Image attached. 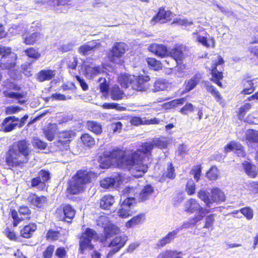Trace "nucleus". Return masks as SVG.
<instances>
[{"label": "nucleus", "mask_w": 258, "mask_h": 258, "mask_svg": "<svg viewBox=\"0 0 258 258\" xmlns=\"http://www.w3.org/2000/svg\"><path fill=\"white\" fill-rule=\"evenodd\" d=\"M153 149L152 142H146L133 153L115 148L112 151L104 152V155L115 159L119 167L128 169L133 176L140 177L147 171L148 168L147 165L143 162V154H151Z\"/></svg>", "instance_id": "f257e3e1"}, {"label": "nucleus", "mask_w": 258, "mask_h": 258, "mask_svg": "<svg viewBox=\"0 0 258 258\" xmlns=\"http://www.w3.org/2000/svg\"><path fill=\"white\" fill-rule=\"evenodd\" d=\"M32 151L29 142L26 140L18 141L9 150L6 162L9 166H17L27 163Z\"/></svg>", "instance_id": "f03ea898"}, {"label": "nucleus", "mask_w": 258, "mask_h": 258, "mask_svg": "<svg viewBox=\"0 0 258 258\" xmlns=\"http://www.w3.org/2000/svg\"><path fill=\"white\" fill-rule=\"evenodd\" d=\"M92 174L87 171H79L70 180L68 191L76 195L84 190L85 185L90 182Z\"/></svg>", "instance_id": "7ed1b4c3"}, {"label": "nucleus", "mask_w": 258, "mask_h": 258, "mask_svg": "<svg viewBox=\"0 0 258 258\" xmlns=\"http://www.w3.org/2000/svg\"><path fill=\"white\" fill-rule=\"evenodd\" d=\"M134 192L133 188L130 187H125L122 191L120 201L122 200L123 201L121 204L117 213L118 216L122 218L132 216L133 213L132 208L136 203V201L135 198L132 197Z\"/></svg>", "instance_id": "20e7f679"}, {"label": "nucleus", "mask_w": 258, "mask_h": 258, "mask_svg": "<svg viewBox=\"0 0 258 258\" xmlns=\"http://www.w3.org/2000/svg\"><path fill=\"white\" fill-rule=\"evenodd\" d=\"M198 197L208 208H210L214 203L218 204L225 200L224 192L217 187L211 190V194L206 190L201 189L198 192Z\"/></svg>", "instance_id": "39448f33"}, {"label": "nucleus", "mask_w": 258, "mask_h": 258, "mask_svg": "<svg viewBox=\"0 0 258 258\" xmlns=\"http://www.w3.org/2000/svg\"><path fill=\"white\" fill-rule=\"evenodd\" d=\"M0 54L2 55L0 67L2 69H11L16 65L17 56L15 53L11 51L9 47L0 46Z\"/></svg>", "instance_id": "423d86ee"}, {"label": "nucleus", "mask_w": 258, "mask_h": 258, "mask_svg": "<svg viewBox=\"0 0 258 258\" xmlns=\"http://www.w3.org/2000/svg\"><path fill=\"white\" fill-rule=\"evenodd\" d=\"M97 238V234L95 230L89 228H87L80 239V252L84 253L87 250L92 249L93 245L91 243V241Z\"/></svg>", "instance_id": "0eeeda50"}, {"label": "nucleus", "mask_w": 258, "mask_h": 258, "mask_svg": "<svg viewBox=\"0 0 258 258\" xmlns=\"http://www.w3.org/2000/svg\"><path fill=\"white\" fill-rule=\"evenodd\" d=\"M127 49V46L125 43L123 42L115 43L108 54L109 60L114 63L121 64L123 61L121 58Z\"/></svg>", "instance_id": "6e6552de"}, {"label": "nucleus", "mask_w": 258, "mask_h": 258, "mask_svg": "<svg viewBox=\"0 0 258 258\" xmlns=\"http://www.w3.org/2000/svg\"><path fill=\"white\" fill-rule=\"evenodd\" d=\"M192 37L195 40L200 43L206 47H215V39L211 37L202 28L192 33Z\"/></svg>", "instance_id": "1a4fd4ad"}, {"label": "nucleus", "mask_w": 258, "mask_h": 258, "mask_svg": "<svg viewBox=\"0 0 258 258\" xmlns=\"http://www.w3.org/2000/svg\"><path fill=\"white\" fill-rule=\"evenodd\" d=\"M224 63V60L221 56H218L211 67V74L212 78L211 80L218 85L219 87H222V84L220 80L223 79V74L221 72L220 66Z\"/></svg>", "instance_id": "9d476101"}, {"label": "nucleus", "mask_w": 258, "mask_h": 258, "mask_svg": "<svg viewBox=\"0 0 258 258\" xmlns=\"http://www.w3.org/2000/svg\"><path fill=\"white\" fill-rule=\"evenodd\" d=\"M50 179L49 172L45 170H41L38 176L31 180V186L37 187V189L43 190L46 187L45 183Z\"/></svg>", "instance_id": "9b49d317"}, {"label": "nucleus", "mask_w": 258, "mask_h": 258, "mask_svg": "<svg viewBox=\"0 0 258 258\" xmlns=\"http://www.w3.org/2000/svg\"><path fill=\"white\" fill-rule=\"evenodd\" d=\"M38 23H32L31 28L30 29L31 32H33L31 34H26L24 36V42L26 44L31 45L33 44L36 41H38L39 39L43 37V35L40 32H38L39 27L37 26Z\"/></svg>", "instance_id": "f8f14e48"}, {"label": "nucleus", "mask_w": 258, "mask_h": 258, "mask_svg": "<svg viewBox=\"0 0 258 258\" xmlns=\"http://www.w3.org/2000/svg\"><path fill=\"white\" fill-rule=\"evenodd\" d=\"M150 78L148 76H139L135 77V80L132 84V89L139 91H146L150 89L151 85L148 82Z\"/></svg>", "instance_id": "ddd939ff"}, {"label": "nucleus", "mask_w": 258, "mask_h": 258, "mask_svg": "<svg viewBox=\"0 0 258 258\" xmlns=\"http://www.w3.org/2000/svg\"><path fill=\"white\" fill-rule=\"evenodd\" d=\"M127 240L125 236H117L114 238L109 243V247L111 248L107 254V257L112 256L122 247Z\"/></svg>", "instance_id": "4468645a"}, {"label": "nucleus", "mask_w": 258, "mask_h": 258, "mask_svg": "<svg viewBox=\"0 0 258 258\" xmlns=\"http://www.w3.org/2000/svg\"><path fill=\"white\" fill-rule=\"evenodd\" d=\"M172 18V13L169 11H165L164 8H160L157 14L150 21V23L154 25L157 23L163 24L167 22Z\"/></svg>", "instance_id": "2eb2a0df"}, {"label": "nucleus", "mask_w": 258, "mask_h": 258, "mask_svg": "<svg viewBox=\"0 0 258 258\" xmlns=\"http://www.w3.org/2000/svg\"><path fill=\"white\" fill-rule=\"evenodd\" d=\"M130 187L131 188V187ZM132 188H133L134 190V194L132 195V197L136 198V203L138 202H144L148 200L154 191L153 187L150 184L145 186L139 194H135V189L133 187Z\"/></svg>", "instance_id": "dca6fc26"}, {"label": "nucleus", "mask_w": 258, "mask_h": 258, "mask_svg": "<svg viewBox=\"0 0 258 258\" xmlns=\"http://www.w3.org/2000/svg\"><path fill=\"white\" fill-rule=\"evenodd\" d=\"M122 182V176L119 173H115L113 177H107L100 181V185L104 188L113 187L115 184L119 185Z\"/></svg>", "instance_id": "f3484780"}, {"label": "nucleus", "mask_w": 258, "mask_h": 258, "mask_svg": "<svg viewBox=\"0 0 258 258\" xmlns=\"http://www.w3.org/2000/svg\"><path fill=\"white\" fill-rule=\"evenodd\" d=\"M19 118L15 116H10L6 117L2 123L1 131L9 132L18 126Z\"/></svg>", "instance_id": "a211bd4d"}, {"label": "nucleus", "mask_w": 258, "mask_h": 258, "mask_svg": "<svg viewBox=\"0 0 258 258\" xmlns=\"http://www.w3.org/2000/svg\"><path fill=\"white\" fill-rule=\"evenodd\" d=\"M5 97L15 99L17 100V103L20 104H25L27 101V92L21 90L18 92L4 91Z\"/></svg>", "instance_id": "6ab92c4d"}, {"label": "nucleus", "mask_w": 258, "mask_h": 258, "mask_svg": "<svg viewBox=\"0 0 258 258\" xmlns=\"http://www.w3.org/2000/svg\"><path fill=\"white\" fill-rule=\"evenodd\" d=\"M243 148V147L240 144L235 141H232L225 147L224 151L226 153L235 151L238 156L244 157L246 153Z\"/></svg>", "instance_id": "aec40b11"}, {"label": "nucleus", "mask_w": 258, "mask_h": 258, "mask_svg": "<svg viewBox=\"0 0 258 258\" xmlns=\"http://www.w3.org/2000/svg\"><path fill=\"white\" fill-rule=\"evenodd\" d=\"M82 69L85 70L86 77L89 79H91L94 76L99 74L102 71V69L100 66L93 63L84 64L82 66Z\"/></svg>", "instance_id": "412c9836"}, {"label": "nucleus", "mask_w": 258, "mask_h": 258, "mask_svg": "<svg viewBox=\"0 0 258 258\" xmlns=\"http://www.w3.org/2000/svg\"><path fill=\"white\" fill-rule=\"evenodd\" d=\"M148 49L150 51L161 57H165L168 54L167 48L163 44H152Z\"/></svg>", "instance_id": "4be33fe9"}, {"label": "nucleus", "mask_w": 258, "mask_h": 258, "mask_svg": "<svg viewBox=\"0 0 258 258\" xmlns=\"http://www.w3.org/2000/svg\"><path fill=\"white\" fill-rule=\"evenodd\" d=\"M27 200L32 206L39 208L43 207L46 202V198L45 197H38L35 194H33L29 195Z\"/></svg>", "instance_id": "5701e85b"}, {"label": "nucleus", "mask_w": 258, "mask_h": 258, "mask_svg": "<svg viewBox=\"0 0 258 258\" xmlns=\"http://www.w3.org/2000/svg\"><path fill=\"white\" fill-rule=\"evenodd\" d=\"M188 224L184 223L182 226L169 232L165 237L160 240V245L163 246L170 242L175 237L178 232L183 228H187Z\"/></svg>", "instance_id": "b1692460"}, {"label": "nucleus", "mask_w": 258, "mask_h": 258, "mask_svg": "<svg viewBox=\"0 0 258 258\" xmlns=\"http://www.w3.org/2000/svg\"><path fill=\"white\" fill-rule=\"evenodd\" d=\"M202 76L200 74L198 73L194 75L190 79L185 82V91L189 92L194 89L200 82Z\"/></svg>", "instance_id": "393cba45"}, {"label": "nucleus", "mask_w": 258, "mask_h": 258, "mask_svg": "<svg viewBox=\"0 0 258 258\" xmlns=\"http://www.w3.org/2000/svg\"><path fill=\"white\" fill-rule=\"evenodd\" d=\"M56 71L51 70H43L37 74V79L39 82H44L52 79L55 76Z\"/></svg>", "instance_id": "a878e982"}, {"label": "nucleus", "mask_w": 258, "mask_h": 258, "mask_svg": "<svg viewBox=\"0 0 258 258\" xmlns=\"http://www.w3.org/2000/svg\"><path fill=\"white\" fill-rule=\"evenodd\" d=\"M118 80L122 87L127 88L131 86L132 88V84L135 80V77L126 74H121L118 77Z\"/></svg>", "instance_id": "bb28decb"}, {"label": "nucleus", "mask_w": 258, "mask_h": 258, "mask_svg": "<svg viewBox=\"0 0 258 258\" xmlns=\"http://www.w3.org/2000/svg\"><path fill=\"white\" fill-rule=\"evenodd\" d=\"M183 49L184 47L182 45H178L172 49L170 52L171 56L175 59L177 63L181 61L184 57Z\"/></svg>", "instance_id": "cd10ccee"}, {"label": "nucleus", "mask_w": 258, "mask_h": 258, "mask_svg": "<svg viewBox=\"0 0 258 258\" xmlns=\"http://www.w3.org/2000/svg\"><path fill=\"white\" fill-rule=\"evenodd\" d=\"M203 207L194 199H190L184 203L185 211L188 212L194 213L202 209Z\"/></svg>", "instance_id": "c85d7f7f"}, {"label": "nucleus", "mask_w": 258, "mask_h": 258, "mask_svg": "<svg viewBox=\"0 0 258 258\" xmlns=\"http://www.w3.org/2000/svg\"><path fill=\"white\" fill-rule=\"evenodd\" d=\"M119 232V229L115 225L109 224L104 228L105 237L101 239L102 242L105 241L106 239L111 237L113 235L117 234Z\"/></svg>", "instance_id": "c756f323"}, {"label": "nucleus", "mask_w": 258, "mask_h": 258, "mask_svg": "<svg viewBox=\"0 0 258 258\" xmlns=\"http://www.w3.org/2000/svg\"><path fill=\"white\" fill-rule=\"evenodd\" d=\"M100 45V43H98L97 41H93L80 46L79 48V52L83 55H85L91 50L95 48H98Z\"/></svg>", "instance_id": "7c9ffc66"}, {"label": "nucleus", "mask_w": 258, "mask_h": 258, "mask_svg": "<svg viewBox=\"0 0 258 258\" xmlns=\"http://www.w3.org/2000/svg\"><path fill=\"white\" fill-rule=\"evenodd\" d=\"M242 166L246 174L249 176L254 178L257 174V170L255 165L251 164L247 161L242 163Z\"/></svg>", "instance_id": "2f4dec72"}, {"label": "nucleus", "mask_w": 258, "mask_h": 258, "mask_svg": "<svg viewBox=\"0 0 258 258\" xmlns=\"http://www.w3.org/2000/svg\"><path fill=\"white\" fill-rule=\"evenodd\" d=\"M114 198L113 196L111 195L104 196L100 200V207L102 209H109L114 204Z\"/></svg>", "instance_id": "473e14b6"}, {"label": "nucleus", "mask_w": 258, "mask_h": 258, "mask_svg": "<svg viewBox=\"0 0 258 258\" xmlns=\"http://www.w3.org/2000/svg\"><path fill=\"white\" fill-rule=\"evenodd\" d=\"M87 128L96 135H100L102 132L101 124L96 121L89 120L86 124Z\"/></svg>", "instance_id": "72a5a7b5"}, {"label": "nucleus", "mask_w": 258, "mask_h": 258, "mask_svg": "<svg viewBox=\"0 0 258 258\" xmlns=\"http://www.w3.org/2000/svg\"><path fill=\"white\" fill-rule=\"evenodd\" d=\"M64 220L70 222L74 217L76 211L70 205H66L63 207Z\"/></svg>", "instance_id": "f704fd0d"}, {"label": "nucleus", "mask_w": 258, "mask_h": 258, "mask_svg": "<svg viewBox=\"0 0 258 258\" xmlns=\"http://www.w3.org/2000/svg\"><path fill=\"white\" fill-rule=\"evenodd\" d=\"M36 225L35 224H30L25 226L21 230V235L24 238H30L32 236V233L36 230Z\"/></svg>", "instance_id": "c9c22d12"}, {"label": "nucleus", "mask_w": 258, "mask_h": 258, "mask_svg": "<svg viewBox=\"0 0 258 258\" xmlns=\"http://www.w3.org/2000/svg\"><path fill=\"white\" fill-rule=\"evenodd\" d=\"M74 136L75 133L73 131H64L60 134L58 142L64 145L67 144Z\"/></svg>", "instance_id": "e433bc0d"}, {"label": "nucleus", "mask_w": 258, "mask_h": 258, "mask_svg": "<svg viewBox=\"0 0 258 258\" xmlns=\"http://www.w3.org/2000/svg\"><path fill=\"white\" fill-rule=\"evenodd\" d=\"M176 177L174 167L171 162L167 164L166 168L164 170L162 178H168L170 179H174Z\"/></svg>", "instance_id": "4c0bfd02"}, {"label": "nucleus", "mask_w": 258, "mask_h": 258, "mask_svg": "<svg viewBox=\"0 0 258 258\" xmlns=\"http://www.w3.org/2000/svg\"><path fill=\"white\" fill-rule=\"evenodd\" d=\"M255 79L252 80H245L243 82V89L241 93L243 94H249L254 90V82Z\"/></svg>", "instance_id": "58836bf2"}, {"label": "nucleus", "mask_w": 258, "mask_h": 258, "mask_svg": "<svg viewBox=\"0 0 258 258\" xmlns=\"http://www.w3.org/2000/svg\"><path fill=\"white\" fill-rule=\"evenodd\" d=\"M110 95L112 100H119L123 98V92L118 86L114 85L110 89Z\"/></svg>", "instance_id": "ea45409f"}, {"label": "nucleus", "mask_w": 258, "mask_h": 258, "mask_svg": "<svg viewBox=\"0 0 258 258\" xmlns=\"http://www.w3.org/2000/svg\"><path fill=\"white\" fill-rule=\"evenodd\" d=\"M168 85L169 84L166 80L162 79H158L154 83L152 90L154 92L164 90L168 87Z\"/></svg>", "instance_id": "a19ab883"}, {"label": "nucleus", "mask_w": 258, "mask_h": 258, "mask_svg": "<svg viewBox=\"0 0 258 258\" xmlns=\"http://www.w3.org/2000/svg\"><path fill=\"white\" fill-rule=\"evenodd\" d=\"M205 87L206 90L215 97L217 101L219 102L222 99V96L219 91L217 90L214 86L211 85L209 82L205 83Z\"/></svg>", "instance_id": "79ce46f5"}, {"label": "nucleus", "mask_w": 258, "mask_h": 258, "mask_svg": "<svg viewBox=\"0 0 258 258\" xmlns=\"http://www.w3.org/2000/svg\"><path fill=\"white\" fill-rule=\"evenodd\" d=\"M246 139L249 143L258 142V131L253 130H248L246 131Z\"/></svg>", "instance_id": "37998d69"}, {"label": "nucleus", "mask_w": 258, "mask_h": 258, "mask_svg": "<svg viewBox=\"0 0 258 258\" xmlns=\"http://www.w3.org/2000/svg\"><path fill=\"white\" fill-rule=\"evenodd\" d=\"M143 217L144 216L143 215L140 214L136 216H134L126 223V227L127 228H131L140 223L142 221Z\"/></svg>", "instance_id": "c03bdc74"}, {"label": "nucleus", "mask_w": 258, "mask_h": 258, "mask_svg": "<svg viewBox=\"0 0 258 258\" xmlns=\"http://www.w3.org/2000/svg\"><path fill=\"white\" fill-rule=\"evenodd\" d=\"M198 211V214H196L193 221L191 222L192 224H195L201 221L206 214L210 212V210L202 208V209H200Z\"/></svg>", "instance_id": "a18cd8bd"}, {"label": "nucleus", "mask_w": 258, "mask_h": 258, "mask_svg": "<svg viewBox=\"0 0 258 258\" xmlns=\"http://www.w3.org/2000/svg\"><path fill=\"white\" fill-rule=\"evenodd\" d=\"M81 140L86 146L91 147L95 144L94 139L88 134H85L82 135Z\"/></svg>", "instance_id": "49530a36"}, {"label": "nucleus", "mask_w": 258, "mask_h": 258, "mask_svg": "<svg viewBox=\"0 0 258 258\" xmlns=\"http://www.w3.org/2000/svg\"><path fill=\"white\" fill-rule=\"evenodd\" d=\"M219 171L215 166H212L207 172V176L211 180H216L218 177Z\"/></svg>", "instance_id": "de8ad7c7"}, {"label": "nucleus", "mask_w": 258, "mask_h": 258, "mask_svg": "<svg viewBox=\"0 0 258 258\" xmlns=\"http://www.w3.org/2000/svg\"><path fill=\"white\" fill-rule=\"evenodd\" d=\"M25 52L28 57L36 59H38L40 56V53L36 49L33 47L25 50Z\"/></svg>", "instance_id": "09e8293b"}, {"label": "nucleus", "mask_w": 258, "mask_h": 258, "mask_svg": "<svg viewBox=\"0 0 258 258\" xmlns=\"http://www.w3.org/2000/svg\"><path fill=\"white\" fill-rule=\"evenodd\" d=\"M173 23L177 24L179 25L183 26L184 27H187L192 25L193 22L191 20L177 18L174 19Z\"/></svg>", "instance_id": "8fccbe9b"}, {"label": "nucleus", "mask_w": 258, "mask_h": 258, "mask_svg": "<svg viewBox=\"0 0 258 258\" xmlns=\"http://www.w3.org/2000/svg\"><path fill=\"white\" fill-rule=\"evenodd\" d=\"M147 62L151 68L154 70H159L161 68L160 61L157 60L155 58H148L147 59Z\"/></svg>", "instance_id": "3c124183"}, {"label": "nucleus", "mask_w": 258, "mask_h": 258, "mask_svg": "<svg viewBox=\"0 0 258 258\" xmlns=\"http://www.w3.org/2000/svg\"><path fill=\"white\" fill-rule=\"evenodd\" d=\"M98 82L100 91L102 93H107L109 90V85L107 83L106 79L104 78H100L99 79Z\"/></svg>", "instance_id": "603ef678"}, {"label": "nucleus", "mask_w": 258, "mask_h": 258, "mask_svg": "<svg viewBox=\"0 0 258 258\" xmlns=\"http://www.w3.org/2000/svg\"><path fill=\"white\" fill-rule=\"evenodd\" d=\"M32 144L34 147H36L41 150L45 149L47 146L46 143L40 140L37 137L33 138L32 141Z\"/></svg>", "instance_id": "864d4df0"}, {"label": "nucleus", "mask_w": 258, "mask_h": 258, "mask_svg": "<svg viewBox=\"0 0 258 258\" xmlns=\"http://www.w3.org/2000/svg\"><path fill=\"white\" fill-rule=\"evenodd\" d=\"M59 236V233L57 231L49 230L46 234V239L48 240H55Z\"/></svg>", "instance_id": "5fc2aeb1"}, {"label": "nucleus", "mask_w": 258, "mask_h": 258, "mask_svg": "<svg viewBox=\"0 0 258 258\" xmlns=\"http://www.w3.org/2000/svg\"><path fill=\"white\" fill-rule=\"evenodd\" d=\"M78 64V59L76 57H73L70 60L68 63V67L69 68L72 69V71H70V73L75 76V73H74V70H75Z\"/></svg>", "instance_id": "6e6d98bb"}, {"label": "nucleus", "mask_w": 258, "mask_h": 258, "mask_svg": "<svg viewBox=\"0 0 258 258\" xmlns=\"http://www.w3.org/2000/svg\"><path fill=\"white\" fill-rule=\"evenodd\" d=\"M240 211L246 218L247 219L250 220L253 218V211L249 207L242 208Z\"/></svg>", "instance_id": "4d7b16f0"}, {"label": "nucleus", "mask_w": 258, "mask_h": 258, "mask_svg": "<svg viewBox=\"0 0 258 258\" xmlns=\"http://www.w3.org/2000/svg\"><path fill=\"white\" fill-rule=\"evenodd\" d=\"M194 110V107L190 103H187L180 109V112L182 114L187 115L189 112H191Z\"/></svg>", "instance_id": "13d9d810"}, {"label": "nucleus", "mask_w": 258, "mask_h": 258, "mask_svg": "<svg viewBox=\"0 0 258 258\" xmlns=\"http://www.w3.org/2000/svg\"><path fill=\"white\" fill-rule=\"evenodd\" d=\"M151 142L153 147L156 146L161 149L165 148L167 146L166 141L160 139H155Z\"/></svg>", "instance_id": "bf43d9fd"}, {"label": "nucleus", "mask_w": 258, "mask_h": 258, "mask_svg": "<svg viewBox=\"0 0 258 258\" xmlns=\"http://www.w3.org/2000/svg\"><path fill=\"white\" fill-rule=\"evenodd\" d=\"M186 191L189 195H192L195 192V184L193 180H189L186 184Z\"/></svg>", "instance_id": "052dcab7"}, {"label": "nucleus", "mask_w": 258, "mask_h": 258, "mask_svg": "<svg viewBox=\"0 0 258 258\" xmlns=\"http://www.w3.org/2000/svg\"><path fill=\"white\" fill-rule=\"evenodd\" d=\"M22 108L18 106L11 105L6 107V113L7 114H13L19 112Z\"/></svg>", "instance_id": "680f3d73"}, {"label": "nucleus", "mask_w": 258, "mask_h": 258, "mask_svg": "<svg viewBox=\"0 0 258 258\" xmlns=\"http://www.w3.org/2000/svg\"><path fill=\"white\" fill-rule=\"evenodd\" d=\"M54 4L57 5H74L76 0H51Z\"/></svg>", "instance_id": "e2e57ef3"}, {"label": "nucleus", "mask_w": 258, "mask_h": 258, "mask_svg": "<svg viewBox=\"0 0 258 258\" xmlns=\"http://www.w3.org/2000/svg\"><path fill=\"white\" fill-rule=\"evenodd\" d=\"M185 99L181 98L177 99H175L168 102V105H170L171 108L176 107L178 105H182L185 102Z\"/></svg>", "instance_id": "0e129e2a"}, {"label": "nucleus", "mask_w": 258, "mask_h": 258, "mask_svg": "<svg viewBox=\"0 0 258 258\" xmlns=\"http://www.w3.org/2000/svg\"><path fill=\"white\" fill-rule=\"evenodd\" d=\"M214 215L211 214L206 217L204 227L209 228L213 226L214 222Z\"/></svg>", "instance_id": "69168bd1"}, {"label": "nucleus", "mask_w": 258, "mask_h": 258, "mask_svg": "<svg viewBox=\"0 0 258 258\" xmlns=\"http://www.w3.org/2000/svg\"><path fill=\"white\" fill-rule=\"evenodd\" d=\"M96 222L98 226L104 228L105 227H107L106 225L108 222V220L106 216H102L98 218Z\"/></svg>", "instance_id": "338daca9"}, {"label": "nucleus", "mask_w": 258, "mask_h": 258, "mask_svg": "<svg viewBox=\"0 0 258 258\" xmlns=\"http://www.w3.org/2000/svg\"><path fill=\"white\" fill-rule=\"evenodd\" d=\"M173 254L172 250H166L161 252L157 256V258H172Z\"/></svg>", "instance_id": "774afa93"}]
</instances>
